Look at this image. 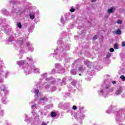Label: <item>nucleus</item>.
Wrapping results in <instances>:
<instances>
[{"instance_id":"obj_1","label":"nucleus","mask_w":125,"mask_h":125,"mask_svg":"<svg viewBox=\"0 0 125 125\" xmlns=\"http://www.w3.org/2000/svg\"><path fill=\"white\" fill-rule=\"evenodd\" d=\"M58 44H60L57 48L54 51V54L53 55L54 58H55L59 61H61L64 57L67 56V54L65 53V51L69 50L70 49V44L66 43H63L62 40H59L57 42Z\"/></svg>"},{"instance_id":"obj_2","label":"nucleus","mask_w":125,"mask_h":125,"mask_svg":"<svg viewBox=\"0 0 125 125\" xmlns=\"http://www.w3.org/2000/svg\"><path fill=\"white\" fill-rule=\"evenodd\" d=\"M16 46L18 47V50L21 53V54L28 52V50L33 52L34 51V47L30 44V42H26V45L23 44V40H18L17 41Z\"/></svg>"},{"instance_id":"obj_3","label":"nucleus","mask_w":125,"mask_h":125,"mask_svg":"<svg viewBox=\"0 0 125 125\" xmlns=\"http://www.w3.org/2000/svg\"><path fill=\"white\" fill-rule=\"evenodd\" d=\"M23 70L26 75H29L31 74L33 71L34 73H40V69L35 67L34 64L31 65L26 64L23 67Z\"/></svg>"},{"instance_id":"obj_4","label":"nucleus","mask_w":125,"mask_h":125,"mask_svg":"<svg viewBox=\"0 0 125 125\" xmlns=\"http://www.w3.org/2000/svg\"><path fill=\"white\" fill-rule=\"evenodd\" d=\"M25 7H20L19 8L16 7V6H14L12 8V14L14 15V14H17V15H21L22 13H24L25 12Z\"/></svg>"},{"instance_id":"obj_5","label":"nucleus","mask_w":125,"mask_h":125,"mask_svg":"<svg viewBox=\"0 0 125 125\" xmlns=\"http://www.w3.org/2000/svg\"><path fill=\"white\" fill-rule=\"evenodd\" d=\"M70 18H69V14H65L64 16H62L61 18V22L63 25L69 22Z\"/></svg>"},{"instance_id":"obj_6","label":"nucleus","mask_w":125,"mask_h":125,"mask_svg":"<svg viewBox=\"0 0 125 125\" xmlns=\"http://www.w3.org/2000/svg\"><path fill=\"white\" fill-rule=\"evenodd\" d=\"M42 78L43 79H45V81L47 82V83H53V84H54V83H55V79L50 77L46 78L47 77V73H44L42 75Z\"/></svg>"},{"instance_id":"obj_7","label":"nucleus","mask_w":125,"mask_h":125,"mask_svg":"<svg viewBox=\"0 0 125 125\" xmlns=\"http://www.w3.org/2000/svg\"><path fill=\"white\" fill-rule=\"evenodd\" d=\"M114 89L113 87H111V85L109 84H106L105 86V91L106 92H113Z\"/></svg>"},{"instance_id":"obj_8","label":"nucleus","mask_w":125,"mask_h":125,"mask_svg":"<svg viewBox=\"0 0 125 125\" xmlns=\"http://www.w3.org/2000/svg\"><path fill=\"white\" fill-rule=\"evenodd\" d=\"M16 37V33L12 32L10 36L8 39V42H13L14 38H15Z\"/></svg>"},{"instance_id":"obj_9","label":"nucleus","mask_w":125,"mask_h":125,"mask_svg":"<svg viewBox=\"0 0 125 125\" xmlns=\"http://www.w3.org/2000/svg\"><path fill=\"white\" fill-rule=\"evenodd\" d=\"M2 30H4L5 33L7 34L9 32V29H10V26L9 25H7V24H3Z\"/></svg>"},{"instance_id":"obj_10","label":"nucleus","mask_w":125,"mask_h":125,"mask_svg":"<svg viewBox=\"0 0 125 125\" xmlns=\"http://www.w3.org/2000/svg\"><path fill=\"white\" fill-rule=\"evenodd\" d=\"M85 70V66H84L83 64H81L79 65L78 67L79 72H82L83 73V71H84Z\"/></svg>"},{"instance_id":"obj_11","label":"nucleus","mask_w":125,"mask_h":125,"mask_svg":"<svg viewBox=\"0 0 125 125\" xmlns=\"http://www.w3.org/2000/svg\"><path fill=\"white\" fill-rule=\"evenodd\" d=\"M1 66L0 67V83H3V74L1 73L2 72V70H1Z\"/></svg>"},{"instance_id":"obj_12","label":"nucleus","mask_w":125,"mask_h":125,"mask_svg":"<svg viewBox=\"0 0 125 125\" xmlns=\"http://www.w3.org/2000/svg\"><path fill=\"white\" fill-rule=\"evenodd\" d=\"M25 63H26V61H19L17 62V64L19 66H23Z\"/></svg>"},{"instance_id":"obj_13","label":"nucleus","mask_w":125,"mask_h":125,"mask_svg":"<svg viewBox=\"0 0 125 125\" xmlns=\"http://www.w3.org/2000/svg\"><path fill=\"white\" fill-rule=\"evenodd\" d=\"M1 13L5 15H9V12L7 11L6 9H4L1 11Z\"/></svg>"},{"instance_id":"obj_14","label":"nucleus","mask_w":125,"mask_h":125,"mask_svg":"<svg viewBox=\"0 0 125 125\" xmlns=\"http://www.w3.org/2000/svg\"><path fill=\"white\" fill-rule=\"evenodd\" d=\"M29 17L31 20H33V19H35V13L34 12H31L29 14Z\"/></svg>"},{"instance_id":"obj_15","label":"nucleus","mask_w":125,"mask_h":125,"mask_svg":"<svg viewBox=\"0 0 125 125\" xmlns=\"http://www.w3.org/2000/svg\"><path fill=\"white\" fill-rule=\"evenodd\" d=\"M84 64L87 66V67H90V65H91V62H90L88 61H84Z\"/></svg>"},{"instance_id":"obj_16","label":"nucleus","mask_w":125,"mask_h":125,"mask_svg":"<svg viewBox=\"0 0 125 125\" xmlns=\"http://www.w3.org/2000/svg\"><path fill=\"white\" fill-rule=\"evenodd\" d=\"M78 82L76 80H73L72 82H71V84L73 85L74 87H76V85L78 84Z\"/></svg>"},{"instance_id":"obj_17","label":"nucleus","mask_w":125,"mask_h":125,"mask_svg":"<svg viewBox=\"0 0 125 125\" xmlns=\"http://www.w3.org/2000/svg\"><path fill=\"white\" fill-rule=\"evenodd\" d=\"M77 70L76 69H73L70 71V74L73 75H77Z\"/></svg>"},{"instance_id":"obj_18","label":"nucleus","mask_w":125,"mask_h":125,"mask_svg":"<svg viewBox=\"0 0 125 125\" xmlns=\"http://www.w3.org/2000/svg\"><path fill=\"white\" fill-rule=\"evenodd\" d=\"M115 11V8L112 7L110 9H109L107 11L108 13H113Z\"/></svg>"},{"instance_id":"obj_19","label":"nucleus","mask_w":125,"mask_h":125,"mask_svg":"<svg viewBox=\"0 0 125 125\" xmlns=\"http://www.w3.org/2000/svg\"><path fill=\"white\" fill-rule=\"evenodd\" d=\"M8 2L10 3H17L18 0H8Z\"/></svg>"},{"instance_id":"obj_20","label":"nucleus","mask_w":125,"mask_h":125,"mask_svg":"<svg viewBox=\"0 0 125 125\" xmlns=\"http://www.w3.org/2000/svg\"><path fill=\"white\" fill-rule=\"evenodd\" d=\"M0 23H2V24H5L6 23V20L5 19H2V18H0Z\"/></svg>"},{"instance_id":"obj_21","label":"nucleus","mask_w":125,"mask_h":125,"mask_svg":"<svg viewBox=\"0 0 125 125\" xmlns=\"http://www.w3.org/2000/svg\"><path fill=\"white\" fill-rule=\"evenodd\" d=\"M58 82L59 83H60V85H62V83H63L65 82V78H64L63 80H61L60 79H59L58 80Z\"/></svg>"},{"instance_id":"obj_22","label":"nucleus","mask_w":125,"mask_h":125,"mask_svg":"<svg viewBox=\"0 0 125 125\" xmlns=\"http://www.w3.org/2000/svg\"><path fill=\"white\" fill-rule=\"evenodd\" d=\"M115 34L116 35H121V34H122V31H121V30L118 29L115 31Z\"/></svg>"},{"instance_id":"obj_23","label":"nucleus","mask_w":125,"mask_h":125,"mask_svg":"<svg viewBox=\"0 0 125 125\" xmlns=\"http://www.w3.org/2000/svg\"><path fill=\"white\" fill-rule=\"evenodd\" d=\"M122 93V89H119L116 91V94H120Z\"/></svg>"},{"instance_id":"obj_24","label":"nucleus","mask_w":125,"mask_h":125,"mask_svg":"<svg viewBox=\"0 0 125 125\" xmlns=\"http://www.w3.org/2000/svg\"><path fill=\"white\" fill-rule=\"evenodd\" d=\"M56 115L57 114L54 112H52L51 114V117H53V118H54V117H56Z\"/></svg>"},{"instance_id":"obj_25","label":"nucleus","mask_w":125,"mask_h":125,"mask_svg":"<svg viewBox=\"0 0 125 125\" xmlns=\"http://www.w3.org/2000/svg\"><path fill=\"white\" fill-rule=\"evenodd\" d=\"M88 77L86 78V80H87V81H90L91 80V77H90V74H88Z\"/></svg>"},{"instance_id":"obj_26","label":"nucleus","mask_w":125,"mask_h":125,"mask_svg":"<svg viewBox=\"0 0 125 125\" xmlns=\"http://www.w3.org/2000/svg\"><path fill=\"white\" fill-rule=\"evenodd\" d=\"M17 26H18V27H19V28H20V29H21V28H22V25L21 24V23H20V22L17 23Z\"/></svg>"},{"instance_id":"obj_27","label":"nucleus","mask_w":125,"mask_h":125,"mask_svg":"<svg viewBox=\"0 0 125 125\" xmlns=\"http://www.w3.org/2000/svg\"><path fill=\"white\" fill-rule=\"evenodd\" d=\"M114 47L115 49H118V48H119V45H118V44L115 43L114 44Z\"/></svg>"},{"instance_id":"obj_28","label":"nucleus","mask_w":125,"mask_h":125,"mask_svg":"<svg viewBox=\"0 0 125 125\" xmlns=\"http://www.w3.org/2000/svg\"><path fill=\"white\" fill-rule=\"evenodd\" d=\"M120 79H121V80L124 82L125 81V76L124 75H122L121 77H120Z\"/></svg>"},{"instance_id":"obj_29","label":"nucleus","mask_w":125,"mask_h":125,"mask_svg":"<svg viewBox=\"0 0 125 125\" xmlns=\"http://www.w3.org/2000/svg\"><path fill=\"white\" fill-rule=\"evenodd\" d=\"M27 60H28V61H33V58H31V57H27Z\"/></svg>"},{"instance_id":"obj_30","label":"nucleus","mask_w":125,"mask_h":125,"mask_svg":"<svg viewBox=\"0 0 125 125\" xmlns=\"http://www.w3.org/2000/svg\"><path fill=\"white\" fill-rule=\"evenodd\" d=\"M76 91V89H74L73 87H71V89H69L70 92H74V91Z\"/></svg>"},{"instance_id":"obj_31","label":"nucleus","mask_w":125,"mask_h":125,"mask_svg":"<svg viewBox=\"0 0 125 125\" xmlns=\"http://www.w3.org/2000/svg\"><path fill=\"white\" fill-rule=\"evenodd\" d=\"M39 91H40L39 90L35 89L34 90V93H35V94H39Z\"/></svg>"},{"instance_id":"obj_32","label":"nucleus","mask_w":125,"mask_h":125,"mask_svg":"<svg viewBox=\"0 0 125 125\" xmlns=\"http://www.w3.org/2000/svg\"><path fill=\"white\" fill-rule=\"evenodd\" d=\"M45 89H48L50 87V85L49 84H46L44 86Z\"/></svg>"},{"instance_id":"obj_33","label":"nucleus","mask_w":125,"mask_h":125,"mask_svg":"<svg viewBox=\"0 0 125 125\" xmlns=\"http://www.w3.org/2000/svg\"><path fill=\"white\" fill-rule=\"evenodd\" d=\"M2 90L4 91L5 89V86L4 85H2L0 87Z\"/></svg>"},{"instance_id":"obj_34","label":"nucleus","mask_w":125,"mask_h":125,"mask_svg":"<svg viewBox=\"0 0 125 125\" xmlns=\"http://www.w3.org/2000/svg\"><path fill=\"white\" fill-rule=\"evenodd\" d=\"M37 107L36 104H33L31 106L32 109H35V108Z\"/></svg>"},{"instance_id":"obj_35","label":"nucleus","mask_w":125,"mask_h":125,"mask_svg":"<svg viewBox=\"0 0 125 125\" xmlns=\"http://www.w3.org/2000/svg\"><path fill=\"white\" fill-rule=\"evenodd\" d=\"M114 51L115 50L113 48H110L109 49L110 52H114Z\"/></svg>"},{"instance_id":"obj_36","label":"nucleus","mask_w":125,"mask_h":125,"mask_svg":"<svg viewBox=\"0 0 125 125\" xmlns=\"http://www.w3.org/2000/svg\"><path fill=\"white\" fill-rule=\"evenodd\" d=\"M111 56V53H107L106 54L107 58H109Z\"/></svg>"},{"instance_id":"obj_37","label":"nucleus","mask_w":125,"mask_h":125,"mask_svg":"<svg viewBox=\"0 0 125 125\" xmlns=\"http://www.w3.org/2000/svg\"><path fill=\"white\" fill-rule=\"evenodd\" d=\"M117 23H118V24H122V23H123V21H122L121 20H119L117 21Z\"/></svg>"},{"instance_id":"obj_38","label":"nucleus","mask_w":125,"mask_h":125,"mask_svg":"<svg viewBox=\"0 0 125 125\" xmlns=\"http://www.w3.org/2000/svg\"><path fill=\"white\" fill-rule=\"evenodd\" d=\"M55 90H56V87H53L52 88V91H55Z\"/></svg>"},{"instance_id":"obj_39","label":"nucleus","mask_w":125,"mask_h":125,"mask_svg":"<svg viewBox=\"0 0 125 125\" xmlns=\"http://www.w3.org/2000/svg\"><path fill=\"white\" fill-rule=\"evenodd\" d=\"M72 109H73V110H77V106L73 105L72 106Z\"/></svg>"},{"instance_id":"obj_40","label":"nucleus","mask_w":125,"mask_h":125,"mask_svg":"<svg viewBox=\"0 0 125 125\" xmlns=\"http://www.w3.org/2000/svg\"><path fill=\"white\" fill-rule=\"evenodd\" d=\"M56 70L55 69L52 70V74H55Z\"/></svg>"},{"instance_id":"obj_41","label":"nucleus","mask_w":125,"mask_h":125,"mask_svg":"<svg viewBox=\"0 0 125 125\" xmlns=\"http://www.w3.org/2000/svg\"><path fill=\"white\" fill-rule=\"evenodd\" d=\"M100 93H102V94L105 93V92H104V90L103 89L100 90Z\"/></svg>"},{"instance_id":"obj_42","label":"nucleus","mask_w":125,"mask_h":125,"mask_svg":"<svg viewBox=\"0 0 125 125\" xmlns=\"http://www.w3.org/2000/svg\"><path fill=\"white\" fill-rule=\"evenodd\" d=\"M60 66V64H56V65H55V67H56V68H59V66Z\"/></svg>"},{"instance_id":"obj_43","label":"nucleus","mask_w":125,"mask_h":125,"mask_svg":"<svg viewBox=\"0 0 125 125\" xmlns=\"http://www.w3.org/2000/svg\"><path fill=\"white\" fill-rule=\"evenodd\" d=\"M97 39V36H95L93 37V40H95Z\"/></svg>"},{"instance_id":"obj_44","label":"nucleus","mask_w":125,"mask_h":125,"mask_svg":"<svg viewBox=\"0 0 125 125\" xmlns=\"http://www.w3.org/2000/svg\"><path fill=\"white\" fill-rule=\"evenodd\" d=\"M75 12V9L71 8L70 9V12Z\"/></svg>"},{"instance_id":"obj_45","label":"nucleus","mask_w":125,"mask_h":125,"mask_svg":"<svg viewBox=\"0 0 125 125\" xmlns=\"http://www.w3.org/2000/svg\"><path fill=\"white\" fill-rule=\"evenodd\" d=\"M9 74V72H7L5 75V78H7V75Z\"/></svg>"},{"instance_id":"obj_46","label":"nucleus","mask_w":125,"mask_h":125,"mask_svg":"<svg viewBox=\"0 0 125 125\" xmlns=\"http://www.w3.org/2000/svg\"><path fill=\"white\" fill-rule=\"evenodd\" d=\"M116 83H117L116 82V81H112V84H116Z\"/></svg>"},{"instance_id":"obj_47","label":"nucleus","mask_w":125,"mask_h":125,"mask_svg":"<svg viewBox=\"0 0 125 125\" xmlns=\"http://www.w3.org/2000/svg\"><path fill=\"white\" fill-rule=\"evenodd\" d=\"M78 29H79V30H83V27L82 26H79Z\"/></svg>"},{"instance_id":"obj_48","label":"nucleus","mask_w":125,"mask_h":125,"mask_svg":"<svg viewBox=\"0 0 125 125\" xmlns=\"http://www.w3.org/2000/svg\"><path fill=\"white\" fill-rule=\"evenodd\" d=\"M71 17V19H73V18H75V15H72Z\"/></svg>"},{"instance_id":"obj_49","label":"nucleus","mask_w":125,"mask_h":125,"mask_svg":"<svg viewBox=\"0 0 125 125\" xmlns=\"http://www.w3.org/2000/svg\"><path fill=\"white\" fill-rule=\"evenodd\" d=\"M122 46H125V42H122Z\"/></svg>"},{"instance_id":"obj_50","label":"nucleus","mask_w":125,"mask_h":125,"mask_svg":"<svg viewBox=\"0 0 125 125\" xmlns=\"http://www.w3.org/2000/svg\"><path fill=\"white\" fill-rule=\"evenodd\" d=\"M41 125H47V124H46L44 122H42V124Z\"/></svg>"},{"instance_id":"obj_51","label":"nucleus","mask_w":125,"mask_h":125,"mask_svg":"<svg viewBox=\"0 0 125 125\" xmlns=\"http://www.w3.org/2000/svg\"><path fill=\"white\" fill-rule=\"evenodd\" d=\"M96 1V0H91L92 2H95Z\"/></svg>"},{"instance_id":"obj_52","label":"nucleus","mask_w":125,"mask_h":125,"mask_svg":"<svg viewBox=\"0 0 125 125\" xmlns=\"http://www.w3.org/2000/svg\"><path fill=\"white\" fill-rule=\"evenodd\" d=\"M6 93H7V94H8V93H9V91H8V90L6 91Z\"/></svg>"},{"instance_id":"obj_53","label":"nucleus","mask_w":125,"mask_h":125,"mask_svg":"<svg viewBox=\"0 0 125 125\" xmlns=\"http://www.w3.org/2000/svg\"><path fill=\"white\" fill-rule=\"evenodd\" d=\"M122 97H124V98H125V95H123L122 96Z\"/></svg>"},{"instance_id":"obj_54","label":"nucleus","mask_w":125,"mask_h":125,"mask_svg":"<svg viewBox=\"0 0 125 125\" xmlns=\"http://www.w3.org/2000/svg\"><path fill=\"white\" fill-rule=\"evenodd\" d=\"M40 100H44V99H41Z\"/></svg>"},{"instance_id":"obj_55","label":"nucleus","mask_w":125,"mask_h":125,"mask_svg":"<svg viewBox=\"0 0 125 125\" xmlns=\"http://www.w3.org/2000/svg\"><path fill=\"white\" fill-rule=\"evenodd\" d=\"M23 1L24 2H26V0H23Z\"/></svg>"},{"instance_id":"obj_56","label":"nucleus","mask_w":125,"mask_h":125,"mask_svg":"<svg viewBox=\"0 0 125 125\" xmlns=\"http://www.w3.org/2000/svg\"><path fill=\"white\" fill-rule=\"evenodd\" d=\"M79 76H82V74H79Z\"/></svg>"},{"instance_id":"obj_57","label":"nucleus","mask_w":125,"mask_h":125,"mask_svg":"<svg viewBox=\"0 0 125 125\" xmlns=\"http://www.w3.org/2000/svg\"><path fill=\"white\" fill-rule=\"evenodd\" d=\"M37 97H38V96H39V95H36Z\"/></svg>"},{"instance_id":"obj_58","label":"nucleus","mask_w":125,"mask_h":125,"mask_svg":"<svg viewBox=\"0 0 125 125\" xmlns=\"http://www.w3.org/2000/svg\"><path fill=\"white\" fill-rule=\"evenodd\" d=\"M65 62H68V61H67V60H65Z\"/></svg>"},{"instance_id":"obj_59","label":"nucleus","mask_w":125,"mask_h":125,"mask_svg":"<svg viewBox=\"0 0 125 125\" xmlns=\"http://www.w3.org/2000/svg\"><path fill=\"white\" fill-rule=\"evenodd\" d=\"M84 32H82V34H83Z\"/></svg>"}]
</instances>
